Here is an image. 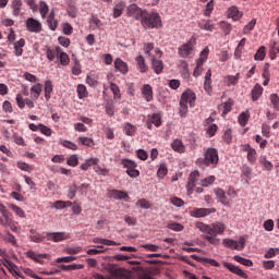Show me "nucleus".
Here are the masks:
<instances>
[{
  "mask_svg": "<svg viewBox=\"0 0 279 279\" xmlns=\"http://www.w3.org/2000/svg\"><path fill=\"white\" fill-rule=\"evenodd\" d=\"M171 147L178 154H184V151H186V147L184 146V143H182L181 140H174L171 144Z\"/></svg>",
  "mask_w": 279,
  "mask_h": 279,
  "instance_id": "obj_26",
  "label": "nucleus"
},
{
  "mask_svg": "<svg viewBox=\"0 0 279 279\" xmlns=\"http://www.w3.org/2000/svg\"><path fill=\"white\" fill-rule=\"evenodd\" d=\"M214 193H215L218 202L223 204V206H228L230 204V201L228 199V196L226 195V191H223V189L217 187L214 190Z\"/></svg>",
  "mask_w": 279,
  "mask_h": 279,
  "instance_id": "obj_17",
  "label": "nucleus"
},
{
  "mask_svg": "<svg viewBox=\"0 0 279 279\" xmlns=\"http://www.w3.org/2000/svg\"><path fill=\"white\" fill-rule=\"evenodd\" d=\"M150 61L154 73L160 75V73H162V70L165 69V63L161 60L156 59L155 57H150Z\"/></svg>",
  "mask_w": 279,
  "mask_h": 279,
  "instance_id": "obj_18",
  "label": "nucleus"
},
{
  "mask_svg": "<svg viewBox=\"0 0 279 279\" xmlns=\"http://www.w3.org/2000/svg\"><path fill=\"white\" fill-rule=\"evenodd\" d=\"M205 167H211L215 169L219 165V150L217 148H207L204 153Z\"/></svg>",
  "mask_w": 279,
  "mask_h": 279,
  "instance_id": "obj_6",
  "label": "nucleus"
},
{
  "mask_svg": "<svg viewBox=\"0 0 279 279\" xmlns=\"http://www.w3.org/2000/svg\"><path fill=\"white\" fill-rule=\"evenodd\" d=\"M220 28L222 29V32H225L226 36H228V34H230V32H232V24H230L228 22H222L220 24Z\"/></svg>",
  "mask_w": 279,
  "mask_h": 279,
  "instance_id": "obj_60",
  "label": "nucleus"
},
{
  "mask_svg": "<svg viewBox=\"0 0 279 279\" xmlns=\"http://www.w3.org/2000/svg\"><path fill=\"white\" fill-rule=\"evenodd\" d=\"M239 80H241V74L236 73L235 75L227 76V86H236L239 84Z\"/></svg>",
  "mask_w": 279,
  "mask_h": 279,
  "instance_id": "obj_36",
  "label": "nucleus"
},
{
  "mask_svg": "<svg viewBox=\"0 0 279 279\" xmlns=\"http://www.w3.org/2000/svg\"><path fill=\"white\" fill-rule=\"evenodd\" d=\"M89 189H90L89 183H83L81 185H76V191L77 193H80V195H86Z\"/></svg>",
  "mask_w": 279,
  "mask_h": 279,
  "instance_id": "obj_45",
  "label": "nucleus"
},
{
  "mask_svg": "<svg viewBox=\"0 0 279 279\" xmlns=\"http://www.w3.org/2000/svg\"><path fill=\"white\" fill-rule=\"evenodd\" d=\"M259 162L264 167V169H266V171H271V169H274V163H271V161H268L267 157L265 156H260Z\"/></svg>",
  "mask_w": 279,
  "mask_h": 279,
  "instance_id": "obj_42",
  "label": "nucleus"
},
{
  "mask_svg": "<svg viewBox=\"0 0 279 279\" xmlns=\"http://www.w3.org/2000/svg\"><path fill=\"white\" fill-rule=\"evenodd\" d=\"M167 173H169V170L167 169V165L161 163L157 171V177L162 180L167 175Z\"/></svg>",
  "mask_w": 279,
  "mask_h": 279,
  "instance_id": "obj_50",
  "label": "nucleus"
},
{
  "mask_svg": "<svg viewBox=\"0 0 279 279\" xmlns=\"http://www.w3.org/2000/svg\"><path fill=\"white\" fill-rule=\"evenodd\" d=\"M39 12L41 14V19H46L47 14H49V5L47 4V2H39Z\"/></svg>",
  "mask_w": 279,
  "mask_h": 279,
  "instance_id": "obj_43",
  "label": "nucleus"
},
{
  "mask_svg": "<svg viewBox=\"0 0 279 279\" xmlns=\"http://www.w3.org/2000/svg\"><path fill=\"white\" fill-rule=\"evenodd\" d=\"M114 69L125 75V73H128V63L121 60V58H117L114 60Z\"/></svg>",
  "mask_w": 279,
  "mask_h": 279,
  "instance_id": "obj_23",
  "label": "nucleus"
},
{
  "mask_svg": "<svg viewBox=\"0 0 279 279\" xmlns=\"http://www.w3.org/2000/svg\"><path fill=\"white\" fill-rule=\"evenodd\" d=\"M102 274H109V276H104L101 274H94L92 279H130L132 274L125 268L118 267L114 264L102 263L101 264Z\"/></svg>",
  "mask_w": 279,
  "mask_h": 279,
  "instance_id": "obj_2",
  "label": "nucleus"
},
{
  "mask_svg": "<svg viewBox=\"0 0 279 279\" xmlns=\"http://www.w3.org/2000/svg\"><path fill=\"white\" fill-rule=\"evenodd\" d=\"M233 260H236V263H240V265H244V267H252L254 263L251 259L243 258L239 255H235L233 257Z\"/></svg>",
  "mask_w": 279,
  "mask_h": 279,
  "instance_id": "obj_41",
  "label": "nucleus"
},
{
  "mask_svg": "<svg viewBox=\"0 0 279 279\" xmlns=\"http://www.w3.org/2000/svg\"><path fill=\"white\" fill-rule=\"evenodd\" d=\"M193 47H195V37H191V39L186 44H183L179 48V56L181 58H189V56L193 53Z\"/></svg>",
  "mask_w": 279,
  "mask_h": 279,
  "instance_id": "obj_9",
  "label": "nucleus"
},
{
  "mask_svg": "<svg viewBox=\"0 0 279 279\" xmlns=\"http://www.w3.org/2000/svg\"><path fill=\"white\" fill-rule=\"evenodd\" d=\"M141 24L144 29H160V27H162V19L156 12L147 13L146 11L142 17Z\"/></svg>",
  "mask_w": 279,
  "mask_h": 279,
  "instance_id": "obj_4",
  "label": "nucleus"
},
{
  "mask_svg": "<svg viewBox=\"0 0 279 279\" xmlns=\"http://www.w3.org/2000/svg\"><path fill=\"white\" fill-rule=\"evenodd\" d=\"M0 213L2 215L0 216V226H2V228H10L12 232L19 234V222L14 220L12 213L5 208V205L0 204Z\"/></svg>",
  "mask_w": 279,
  "mask_h": 279,
  "instance_id": "obj_3",
  "label": "nucleus"
},
{
  "mask_svg": "<svg viewBox=\"0 0 279 279\" xmlns=\"http://www.w3.org/2000/svg\"><path fill=\"white\" fill-rule=\"evenodd\" d=\"M44 90L45 99L46 101H49V99H51V93H53V83H51V81H46Z\"/></svg>",
  "mask_w": 279,
  "mask_h": 279,
  "instance_id": "obj_31",
  "label": "nucleus"
},
{
  "mask_svg": "<svg viewBox=\"0 0 279 279\" xmlns=\"http://www.w3.org/2000/svg\"><path fill=\"white\" fill-rule=\"evenodd\" d=\"M169 230H173L174 232H182L184 230V226H182L180 222H171L167 226Z\"/></svg>",
  "mask_w": 279,
  "mask_h": 279,
  "instance_id": "obj_47",
  "label": "nucleus"
},
{
  "mask_svg": "<svg viewBox=\"0 0 279 279\" xmlns=\"http://www.w3.org/2000/svg\"><path fill=\"white\" fill-rule=\"evenodd\" d=\"M110 197L113 199H125L128 197V192L111 190L109 193Z\"/></svg>",
  "mask_w": 279,
  "mask_h": 279,
  "instance_id": "obj_33",
  "label": "nucleus"
},
{
  "mask_svg": "<svg viewBox=\"0 0 279 279\" xmlns=\"http://www.w3.org/2000/svg\"><path fill=\"white\" fill-rule=\"evenodd\" d=\"M217 213V209L215 208H193L190 211L191 217H194L195 219H202L204 217H208V215H213Z\"/></svg>",
  "mask_w": 279,
  "mask_h": 279,
  "instance_id": "obj_10",
  "label": "nucleus"
},
{
  "mask_svg": "<svg viewBox=\"0 0 279 279\" xmlns=\"http://www.w3.org/2000/svg\"><path fill=\"white\" fill-rule=\"evenodd\" d=\"M59 267L62 271H77L80 269H84L83 264L60 265Z\"/></svg>",
  "mask_w": 279,
  "mask_h": 279,
  "instance_id": "obj_30",
  "label": "nucleus"
},
{
  "mask_svg": "<svg viewBox=\"0 0 279 279\" xmlns=\"http://www.w3.org/2000/svg\"><path fill=\"white\" fill-rule=\"evenodd\" d=\"M77 143L80 145H83L84 147H95V140H93L92 137H86V136H80L77 138Z\"/></svg>",
  "mask_w": 279,
  "mask_h": 279,
  "instance_id": "obj_27",
  "label": "nucleus"
},
{
  "mask_svg": "<svg viewBox=\"0 0 279 279\" xmlns=\"http://www.w3.org/2000/svg\"><path fill=\"white\" fill-rule=\"evenodd\" d=\"M217 178L215 175H209L203 180H201V186H210V184H215Z\"/></svg>",
  "mask_w": 279,
  "mask_h": 279,
  "instance_id": "obj_46",
  "label": "nucleus"
},
{
  "mask_svg": "<svg viewBox=\"0 0 279 279\" xmlns=\"http://www.w3.org/2000/svg\"><path fill=\"white\" fill-rule=\"evenodd\" d=\"M4 267H7L10 271V274H17L16 269H19V267H16L12 260H5L4 263Z\"/></svg>",
  "mask_w": 279,
  "mask_h": 279,
  "instance_id": "obj_61",
  "label": "nucleus"
},
{
  "mask_svg": "<svg viewBox=\"0 0 279 279\" xmlns=\"http://www.w3.org/2000/svg\"><path fill=\"white\" fill-rule=\"evenodd\" d=\"M195 228L205 234L203 239L208 241L211 245H219L220 241L217 238L218 234H223L226 232V223L221 221H216L214 223L207 225L205 222H196Z\"/></svg>",
  "mask_w": 279,
  "mask_h": 279,
  "instance_id": "obj_1",
  "label": "nucleus"
},
{
  "mask_svg": "<svg viewBox=\"0 0 279 279\" xmlns=\"http://www.w3.org/2000/svg\"><path fill=\"white\" fill-rule=\"evenodd\" d=\"M46 239L53 241V243H60V241H66L69 235L64 232H46Z\"/></svg>",
  "mask_w": 279,
  "mask_h": 279,
  "instance_id": "obj_13",
  "label": "nucleus"
},
{
  "mask_svg": "<svg viewBox=\"0 0 279 279\" xmlns=\"http://www.w3.org/2000/svg\"><path fill=\"white\" fill-rule=\"evenodd\" d=\"M47 23L51 32H56V29H58V20H56V12H50V14L47 17Z\"/></svg>",
  "mask_w": 279,
  "mask_h": 279,
  "instance_id": "obj_24",
  "label": "nucleus"
},
{
  "mask_svg": "<svg viewBox=\"0 0 279 279\" xmlns=\"http://www.w3.org/2000/svg\"><path fill=\"white\" fill-rule=\"evenodd\" d=\"M270 104H272L275 110H279V96L278 94L270 95Z\"/></svg>",
  "mask_w": 279,
  "mask_h": 279,
  "instance_id": "obj_58",
  "label": "nucleus"
},
{
  "mask_svg": "<svg viewBox=\"0 0 279 279\" xmlns=\"http://www.w3.org/2000/svg\"><path fill=\"white\" fill-rule=\"evenodd\" d=\"M228 16H230V19H233V21H239V19H241L242 14H241V11H239V8L233 5V7L229 8Z\"/></svg>",
  "mask_w": 279,
  "mask_h": 279,
  "instance_id": "obj_32",
  "label": "nucleus"
},
{
  "mask_svg": "<svg viewBox=\"0 0 279 279\" xmlns=\"http://www.w3.org/2000/svg\"><path fill=\"white\" fill-rule=\"evenodd\" d=\"M25 25L28 32L33 34H40L43 32V24L34 17H28Z\"/></svg>",
  "mask_w": 279,
  "mask_h": 279,
  "instance_id": "obj_11",
  "label": "nucleus"
},
{
  "mask_svg": "<svg viewBox=\"0 0 279 279\" xmlns=\"http://www.w3.org/2000/svg\"><path fill=\"white\" fill-rule=\"evenodd\" d=\"M146 12L147 11H143V9L136 4H131L128 8V16H132V19H135V21H143V16Z\"/></svg>",
  "mask_w": 279,
  "mask_h": 279,
  "instance_id": "obj_12",
  "label": "nucleus"
},
{
  "mask_svg": "<svg viewBox=\"0 0 279 279\" xmlns=\"http://www.w3.org/2000/svg\"><path fill=\"white\" fill-rule=\"evenodd\" d=\"M46 234L47 233L40 234L35 229L29 230V239H31V241H33V243H43V241H45V239H47Z\"/></svg>",
  "mask_w": 279,
  "mask_h": 279,
  "instance_id": "obj_21",
  "label": "nucleus"
},
{
  "mask_svg": "<svg viewBox=\"0 0 279 279\" xmlns=\"http://www.w3.org/2000/svg\"><path fill=\"white\" fill-rule=\"evenodd\" d=\"M26 256L32 260H35V263H43V258H48L49 255L47 253L37 254L34 251H28L26 252Z\"/></svg>",
  "mask_w": 279,
  "mask_h": 279,
  "instance_id": "obj_22",
  "label": "nucleus"
},
{
  "mask_svg": "<svg viewBox=\"0 0 279 279\" xmlns=\"http://www.w3.org/2000/svg\"><path fill=\"white\" fill-rule=\"evenodd\" d=\"M247 121H250V113L246 111V112H242L240 116H239V123L240 125H247Z\"/></svg>",
  "mask_w": 279,
  "mask_h": 279,
  "instance_id": "obj_52",
  "label": "nucleus"
},
{
  "mask_svg": "<svg viewBox=\"0 0 279 279\" xmlns=\"http://www.w3.org/2000/svg\"><path fill=\"white\" fill-rule=\"evenodd\" d=\"M199 180V171L195 170L190 173L189 180H187V193H193V190L195 189V183Z\"/></svg>",
  "mask_w": 279,
  "mask_h": 279,
  "instance_id": "obj_15",
  "label": "nucleus"
},
{
  "mask_svg": "<svg viewBox=\"0 0 279 279\" xmlns=\"http://www.w3.org/2000/svg\"><path fill=\"white\" fill-rule=\"evenodd\" d=\"M142 247L148 252H160L162 250V247L156 244H143Z\"/></svg>",
  "mask_w": 279,
  "mask_h": 279,
  "instance_id": "obj_56",
  "label": "nucleus"
},
{
  "mask_svg": "<svg viewBox=\"0 0 279 279\" xmlns=\"http://www.w3.org/2000/svg\"><path fill=\"white\" fill-rule=\"evenodd\" d=\"M62 29L65 36H71V34H73V26L69 23H63Z\"/></svg>",
  "mask_w": 279,
  "mask_h": 279,
  "instance_id": "obj_59",
  "label": "nucleus"
},
{
  "mask_svg": "<svg viewBox=\"0 0 279 279\" xmlns=\"http://www.w3.org/2000/svg\"><path fill=\"white\" fill-rule=\"evenodd\" d=\"M13 45H14V54L17 58H21V56H23V47H25V40L21 38L20 40L15 41Z\"/></svg>",
  "mask_w": 279,
  "mask_h": 279,
  "instance_id": "obj_25",
  "label": "nucleus"
},
{
  "mask_svg": "<svg viewBox=\"0 0 279 279\" xmlns=\"http://www.w3.org/2000/svg\"><path fill=\"white\" fill-rule=\"evenodd\" d=\"M123 14V3H118L113 7V19H119Z\"/></svg>",
  "mask_w": 279,
  "mask_h": 279,
  "instance_id": "obj_49",
  "label": "nucleus"
},
{
  "mask_svg": "<svg viewBox=\"0 0 279 279\" xmlns=\"http://www.w3.org/2000/svg\"><path fill=\"white\" fill-rule=\"evenodd\" d=\"M210 50H208V48H205L201 54L199 58L196 60V62H198V64H204V62H206V60H208V53Z\"/></svg>",
  "mask_w": 279,
  "mask_h": 279,
  "instance_id": "obj_51",
  "label": "nucleus"
},
{
  "mask_svg": "<svg viewBox=\"0 0 279 279\" xmlns=\"http://www.w3.org/2000/svg\"><path fill=\"white\" fill-rule=\"evenodd\" d=\"M148 121L156 128H160V125H162V118L160 117L159 113H154L153 116H148Z\"/></svg>",
  "mask_w": 279,
  "mask_h": 279,
  "instance_id": "obj_35",
  "label": "nucleus"
},
{
  "mask_svg": "<svg viewBox=\"0 0 279 279\" xmlns=\"http://www.w3.org/2000/svg\"><path fill=\"white\" fill-rule=\"evenodd\" d=\"M9 208L13 210V213H15L17 217H20L21 219H25V210H23V208L14 204H9Z\"/></svg>",
  "mask_w": 279,
  "mask_h": 279,
  "instance_id": "obj_39",
  "label": "nucleus"
},
{
  "mask_svg": "<svg viewBox=\"0 0 279 279\" xmlns=\"http://www.w3.org/2000/svg\"><path fill=\"white\" fill-rule=\"evenodd\" d=\"M110 90L113 93L114 99H121V89H119V86L114 83L110 84Z\"/></svg>",
  "mask_w": 279,
  "mask_h": 279,
  "instance_id": "obj_48",
  "label": "nucleus"
},
{
  "mask_svg": "<svg viewBox=\"0 0 279 279\" xmlns=\"http://www.w3.org/2000/svg\"><path fill=\"white\" fill-rule=\"evenodd\" d=\"M61 145L63 147H66V149H72V151H77V144L71 142V141H63L61 142Z\"/></svg>",
  "mask_w": 279,
  "mask_h": 279,
  "instance_id": "obj_54",
  "label": "nucleus"
},
{
  "mask_svg": "<svg viewBox=\"0 0 279 279\" xmlns=\"http://www.w3.org/2000/svg\"><path fill=\"white\" fill-rule=\"evenodd\" d=\"M223 267L229 269L231 274H235V276H240V278H244V279L250 278V276H247V274H245V271H243V269H241L239 266L225 262Z\"/></svg>",
  "mask_w": 279,
  "mask_h": 279,
  "instance_id": "obj_14",
  "label": "nucleus"
},
{
  "mask_svg": "<svg viewBox=\"0 0 279 279\" xmlns=\"http://www.w3.org/2000/svg\"><path fill=\"white\" fill-rule=\"evenodd\" d=\"M40 93H43V84L37 83L31 88V95L33 99H38L40 97Z\"/></svg>",
  "mask_w": 279,
  "mask_h": 279,
  "instance_id": "obj_34",
  "label": "nucleus"
},
{
  "mask_svg": "<svg viewBox=\"0 0 279 279\" xmlns=\"http://www.w3.org/2000/svg\"><path fill=\"white\" fill-rule=\"evenodd\" d=\"M78 99H84L88 97V89H86V85L78 84L76 88Z\"/></svg>",
  "mask_w": 279,
  "mask_h": 279,
  "instance_id": "obj_37",
  "label": "nucleus"
},
{
  "mask_svg": "<svg viewBox=\"0 0 279 279\" xmlns=\"http://www.w3.org/2000/svg\"><path fill=\"white\" fill-rule=\"evenodd\" d=\"M247 160L251 163L256 162V149L252 148V149L248 150V153H247Z\"/></svg>",
  "mask_w": 279,
  "mask_h": 279,
  "instance_id": "obj_63",
  "label": "nucleus"
},
{
  "mask_svg": "<svg viewBox=\"0 0 279 279\" xmlns=\"http://www.w3.org/2000/svg\"><path fill=\"white\" fill-rule=\"evenodd\" d=\"M251 95H252L253 101H258V99H260V95H263V86H260V84H255Z\"/></svg>",
  "mask_w": 279,
  "mask_h": 279,
  "instance_id": "obj_29",
  "label": "nucleus"
},
{
  "mask_svg": "<svg viewBox=\"0 0 279 279\" xmlns=\"http://www.w3.org/2000/svg\"><path fill=\"white\" fill-rule=\"evenodd\" d=\"M142 97L145 101H154V88L149 84H144L142 87Z\"/></svg>",
  "mask_w": 279,
  "mask_h": 279,
  "instance_id": "obj_16",
  "label": "nucleus"
},
{
  "mask_svg": "<svg viewBox=\"0 0 279 279\" xmlns=\"http://www.w3.org/2000/svg\"><path fill=\"white\" fill-rule=\"evenodd\" d=\"M267 49L265 48V46L259 47V49L256 51L255 56H254V60L257 61H263L265 60V56H267Z\"/></svg>",
  "mask_w": 279,
  "mask_h": 279,
  "instance_id": "obj_40",
  "label": "nucleus"
},
{
  "mask_svg": "<svg viewBox=\"0 0 279 279\" xmlns=\"http://www.w3.org/2000/svg\"><path fill=\"white\" fill-rule=\"evenodd\" d=\"M135 62L137 64L140 73H147L148 68L147 64L145 63V58L143 56L136 57Z\"/></svg>",
  "mask_w": 279,
  "mask_h": 279,
  "instance_id": "obj_28",
  "label": "nucleus"
},
{
  "mask_svg": "<svg viewBox=\"0 0 279 279\" xmlns=\"http://www.w3.org/2000/svg\"><path fill=\"white\" fill-rule=\"evenodd\" d=\"M11 7L13 10V16H19V14H21V8H23V1L22 0H13Z\"/></svg>",
  "mask_w": 279,
  "mask_h": 279,
  "instance_id": "obj_38",
  "label": "nucleus"
},
{
  "mask_svg": "<svg viewBox=\"0 0 279 279\" xmlns=\"http://www.w3.org/2000/svg\"><path fill=\"white\" fill-rule=\"evenodd\" d=\"M222 244L229 250H238V252H241V250L245 247V239L240 238L239 242L232 239H225L222 240Z\"/></svg>",
  "mask_w": 279,
  "mask_h": 279,
  "instance_id": "obj_8",
  "label": "nucleus"
},
{
  "mask_svg": "<svg viewBox=\"0 0 279 279\" xmlns=\"http://www.w3.org/2000/svg\"><path fill=\"white\" fill-rule=\"evenodd\" d=\"M213 10H215V0H210L207 4H206V9H205V16H210V14H213Z\"/></svg>",
  "mask_w": 279,
  "mask_h": 279,
  "instance_id": "obj_55",
  "label": "nucleus"
},
{
  "mask_svg": "<svg viewBox=\"0 0 279 279\" xmlns=\"http://www.w3.org/2000/svg\"><path fill=\"white\" fill-rule=\"evenodd\" d=\"M123 130L126 136H134V134H136V126L131 123H125Z\"/></svg>",
  "mask_w": 279,
  "mask_h": 279,
  "instance_id": "obj_44",
  "label": "nucleus"
},
{
  "mask_svg": "<svg viewBox=\"0 0 279 279\" xmlns=\"http://www.w3.org/2000/svg\"><path fill=\"white\" fill-rule=\"evenodd\" d=\"M195 99H197V96L191 89L185 90L181 95V99H180V106H181L180 114H181V117H186V112H189V105H190V108L195 107Z\"/></svg>",
  "mask_w": 279,
  "mask_h": 279,
  "instance_id": "obj_5",
  "label": "nucleus"
},
{
  "mask_svg": "<svg viewBox=\"0 0 279 279\" xmlns=\"http://www.w3.org/2000/svg\"><path fill=\"white\" fill-rule=\"evenodd\" d=\"M120 165H122V167L126 169V175H129L130 178H138V175H141V171L136 170V161L130 159H122Z\"/></svg>",
  "mask_w": 279,
  "mask_h": 279,
  "instance_id": "obj_7",
  "label": "nucleus"
},
{
  "mask_svg": "<svg viewBox=\"0 0 279 279\" xmlns=\"http://www.w3.org/2000/svg\"><path fill=\"white\" fill-rule=\"evenodd\" d=\"M277 254H279V248L271 247L265 253L264 258H274Z\"/></svg>",
  "mask_w": 279,
  "mask_h": 279,
  "instance_id": "obj_62",
  "label": "nucleus"
},
{
  "mask_svg": "<svg viewBox=\"0 0 279 279\" xmlns=\"http://www.w3.org/2000/svg\"><path fill=\"white\" fill-rule=\"evenodd\" d=\"M39 132L45 136H51V129L45 124H39Z\"/></svg>",
  "mask_w": 279,
  "mask_h": 279,
  "instance_id": "obj_64",
  "label": "nucleus"
},
{
  "mask_svg": "<svg viewBox=\"0 0 279 279\" xmlns=\"http://www.w3.org/2000/svg\"><path fill=\"white\" fill-rule=\"evenodd\" d=\"M213 70H208L205 74L204 90L208 94L213 93Z\"/></svg>",
  "mask_w": 279,
  "mask_h": 279,
  "instance_id": "obj_19",
  "label": "nucleus"
},
{
  "mask_svg": "<svg viewBox=\"0 0 279 279\" xmlns=\"http://www.w3.org/2000/svg\"><path fill=\"white\" fill-rule=\"evenodd\" d=\"M78 162L80 159H77V155H72L66 160V165H69V167H77Z\"/></svg>",
  "mask_w": 279,
  "mask_h": 279,
  "instance_id": "obj_57",
  "label": "nucleus"
},
{
  "mask_svg": "<svg viewBox=\"0 0 279 279\" xmlns=\"http://www.w3.org/2000/svg\"><path fill=\"white\" fill-rule=\"evenodd\" d=\"M56 53H57V58L60 59V64L62 66H66L69 64V62H71V59L69 58V54H66V52H63L62 48L57 47L56 48Z\"/></svg>",
  "mask_w": 279,
  "mask_h": 279,
  "instance_id": "obj_20",
  "label": "nucleus"
},
{
  "mask_svg": "<svg viewBox=\"0 0 279 279\" xmlns=\"http://www.w3.org/2000/svg\"><path fill=\"white\" fill-rule=\"evenodd\" d=\"M254 27H256V19H253L251 22H248L244 26L243 34H250V32H252V29H254Z\"/></svg>",
  "mask_w": 279,
  "mask_h": 279,
  "instance_id": "obj_53",
  "label": "nucleus"
}]
</instances>
